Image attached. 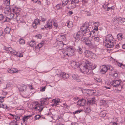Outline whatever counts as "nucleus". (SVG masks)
<instances>
[{
    "mask_svg": "<svg viewBox=\"0 0 125 125\" xmlns=\"http://www.w3.org/2000/svg\"><path fill=\"white\" fill-rule=\"evenodd\" d=\"M113 39V38L111 34H109L106 36L105 43L107 47L111 48L114 46L115 43Z\"/></svg>",
    "mask_w": 125,
    "mask_h": 125,
    "instance_id": "1",
    "label": "nucleus"
},
{
    "mask_svg": "<svg viewBox=\"0 0 125 125\" xmlns=\"http://www.w3.org/2000/svg\"><path fill=\"white\" fill-rule=\"evenodd\" d=\"M80 70L82 73L86 74L89 72V70L92 69V66L89 62L87 61L86 62L85 64L84 65H80Z\"/></svg>",
    "mask_w": 125,
    "mask_h": 125,
    "instance_id": "2",
    "label": "nucleus"
},
{
    "mask_svg": "<svg viewBox=\"0 0 125 125\" xmlns=\"http://www.w3.org/2000/svg\"><path fill=\"white\" fill-rule=\"evenodd\" d=\"M83 35L82 32L80 31H79L77 32L74 33L73 35V37L75 39V42H77L81 38V41L84 42L85 41L87 38L83 37Z\"/></svg>",
    "mask_w": 125,
    "mask_h": 125,
    "instance_id": "3",
    "label": "nucleus"
},
{
    "mask_svg": "<svg viewBox=\"0 0 125 125\" xmlns=\"http://www.w3.org/2000/svg\"><path fill=\"white\" fill-rule=\"evenodd\" d=\"M65 49V52L64 51L62 52L64 56L70 57L74 54V51L73 48L69 47H67Z\"/></svg>",
    "mask_w": 125,
    "mask_h": 125,
    "instance_id": "4",
    "label": "nucleus"
},
{
    "mask_svg": "<svg viewBox=\"0 0 125 125\" xmlns=\"http://www.w3.org/2000/svg\"><path fill=\"white\" fill-rule=\"evenodd\" d=\"M100 70L102 73L104 74L107 71L110 72L112 71L113 70V68L110 65L104 66L103 65L100 67Z\"/></svg>",
    "mask_w": 125,
    "mask_h": 125,
    "instance_id": "5",
    "label": "nucleus"
},
{
    "mask_svg": "<svg viewBox=\"0 0 125 125\" xmlns=\"http://www.w3.org/2000/svg\"><path fill=\"white\" fill-rule=\"evenodd\" d=\"M121 81L119 80H115L112 81L111 82L110 84L111 86L119 88L117 89L119 90H120L122 88L121 85L120 84Z\"/></svg>",
    "mask_w": 125,
    "mask_h": 125,
    "instance_id": "6",
    "label": "nucleus"
},
{
    "mask_svg": "<svg viewBox=\"0 0 125 125\" xmlns=\"http://www.w3.org/2000/svg\"><path fill=\"white\" fill-rule=\"evenodd\" d=\"M12 10L14 13L13 14L11 13L10 6H6L4 9V12L6 15H9L11 14V16H12V17L14 18L13 16L16 14L15 9L12 8Z\"/></svg>",
    "mask_w": 125,
    "mask_h": 125,
    "instance_id": "7",
    "label": "nucleus"
},
{
    "mask_svg": "<svg viewBox=\"0 0 125 125\" xmlns=\"http://www.w3.org/2000/svg\"><path fill=\"white\" fill-rule=\"evenodd\" d=\"M84 55L87 57H90L95 59L97 58V55L90 51L86 50L84 52Z\"/></svg>",
    "mask_w": 125,
    "mask_h": 125,
    "instance_id": "8",
    "label": "nucleus"
},
{
    "mask_svg": "<svg viewBox=\"0 0 125 125\" xmlns=\"http://www.w3.org/2000/svg\"><path fill=\"white\" fill-rule=\"evenodd\" d=\"M54 45L55 46V47L57 49L61 50L63 49L66 46V44L64 45L63 43L62 42H56L54 43Z\"/></svg>",
    "mask_w": 125,
    "mask_h": 125,
    "instance_id": "9",
    "label": "nucleus"
},
{
    "mask_svg": "<svg viewBox=\"0 0 125 125\" xmlns=\"http://www.w3.org/2000/svg\"><path fill=\"white\" fill-rule=\"evenodd\" d=\"M35 105L36 106L35 108V109L37 111H38L40 112H41L44 108L43 105L40 104H38V103L37 102H36L35 103Z\"/></svg>",
    "mask_w": 125,
    "mask_h": 125,
    "instance_id": "10",
    "label": "nucleus"
},
{
    "mask_svg": "<svg viewBox=\"0 0 125 125\" xmlns=\"http://www.w3.org/2000/svg\"><path fill=\"white\" fill-rule=\"evenodd\" d=\"M81 30L82 32L85 33H87L90 31V29L89 27L83 25L81 27Z\"/></svg>",
    "mask_w": 125,
    "mask_h": 125,
    "instance_id": "11",
    "label": "nucleus"
},
{
    "mask_svg": "<svg viewBox=\"0 0 125 125\" xmlns=\"http://www.w3.org/2000/svg\"><path fill=\"white\" fill-rule=\"evenodd\" d=\"M21 10V9L20 8L16 7V19L17 21L20 19L21 16L20 13Z\"/></svg>",
    "mask_w": 125,
    "mask_h": 125,
    "instance_id": "12",
    "label": "nucleus"
},
{
    "mask_svg": "<svg viewBox=\"0 0 125 125\" xmlns=\"http://www.w3.org/2000/svg\"><path fill=\"white\" fill-rule=\"evenodd\" d=\"M17 87L20 92L25 91L27 88L26 86L24 84H22L21 86L19 85L17 86Z\"/></svg>",
    "mask_w": 125,
    "mask_h": 125,
    "instance_id": "13",
    "label": "nucleus"
},
{
    "mask_svg": "<svg viewBox=\"0 0 125 125\" xmlns=\"http://www.w3.org/2000/svg\"><path fill=\"white\" fill-rule=\"evenodd\" d=\"M86 102V100L83 98L80 99L77 102L78 105L83 106L84 105Z\"/></svg>",
    "mask_w": 125,
    "mask_h": 125,
    "instance_id": "14",
    "label": "nucleus"
},
{
    "mask_svg": "<svg viewBox=\"0 0 125 125\" xmlns=\"http://www.w3.org/2000/svg\"><path fill=\"white\" fill-rule=\"evenodd\" d=\"M71 7L72 8H74L75 7L76 3H79V0H71Z\"/></svg>",
    "mask_w": 125,
    "mask_h": 125,
    "instance_id": "15",
    "label": "nucleus"
},
{
    "mask_svg": "<svg viewBox=\"0 0 125 125\" xmlns=\"http://www.w3.org/2000/svg\"><path fill=\"white\" fill-rule=\"evenodd\" d=\"M93 40L94 42L95 45H97L99 44L100 39L97 37H95L93 38Z\"/></svg>",
    "mask_w": 125,
    "mask_h": 125,
    "instance_id": "16",
    "label": "nucleus"
},
{
    "mask_svg": "<svg viewBox=\"0 0 125 125\" xmlns=\"http://www.w3.org/2000/svg\"><path fill=\"white\" fill-rule=\"evenodd\" d=\"M75 80L78 82H81L84 83L85 85H91L90 84H88L86 82V81L85 79L83 78H81V79H79L78 77H77V78H76Z\"/></svg>",
    "mask_w": 125,
    "mask_h": 125,
    "instance_id": "17",
    "label": "nucleus"
},
{
    "mask_svg": "<svg viewBox=\"0 0 125 125\" xmlns=\"http://www.w3.org/2000/svg\"><path fill=\"white\" fill-rule=\"evenodd\" d=\"M40 24V21L38 19H36L34 21V22L32 24L33 27L34 28H36L37 27V25Z\"/></svg>",
    "mask_w": 125,
    "mask_h": 125,
    "instance_id": "18",
    "label": "nucleus"
},
{
    "mask_svg": "<svg viewBox=\"0 0 125 125\" xmlns=\"http://www.w3.org/2000/svg\"><path fill=\"white\" fill-rule=\"evenodd\" d=\"M65 38V36L62 35H59L57 37V42H62L63 41Z\"/></svg>",
    "mask_w": 125,
    "mask_h": 125,
    "instance_id": "19",
    "label": "nucleus"
},
{
    "mask_svg": "<svg viewBox=\"0 0 125 125\" xmlns=\"http://www.w3.org/2000/svg\"><path fill=\"white\" fill-rule=\"evenodd\" d=\"M71 65L73 68H76L79 67V63L78 62L73 61L71 63Z\"/></svg>",
    "mask_w": 125,
    "mask_h": 125,
    "instance_id": "20",
    "label": "nucleus"
},
{
    "mask_svg": "<svg viewBox=\"0 0 125 125\" xmlns=\"http://www.w3.org/2000/svg\"><path fill=\"white\" fill-rule=\"evenodd\" d=\"M109 72L111 73V74L112 75L113 78H115L118 76V74L116 70L115 71L113 69V71Z\"/></svg>",
    "mask_w": 125,
    "mask_h": 125,
    "instance_id": "21",
    "label": "nucleus"
},
{
    "mask_svg": "<svg viewBox=\"0 0 125 125\" xmlns=\"http://www.w3.org/2000/svg\"><path fill=\"white\" fill-rule=\"evenodd\" d=\"M45 28H49V29H52V28H53L52 26V23L51 21H49L46 25L44 26Z\"/></svg>",
    "mask_w": 125,
    "mask_h": 125,
    "instance_id": "22",
    "label": "nucleus"
},
{
    "mask_svg": "<svg viewBox=\"0 0 125 125\" xmlns=\"http://www.w3.org/2000/svg\"><path fill=\"white\" fill-rule=\"evenodd\" d=\"M95 98H92L89 99L88 100L87 102V104H92L95 103Z\"/></svg>",
    "mask_w": 125,
    "mask_h": 125,
    "instance_id": "23",
    "label": "nucleus"
},
{
    "mask_svg": "<svg viewBox=\"0 0 125 125\" xmlns=\"http://www.w3.org/2000/svg\"><path fill=\"white\" fill-rule=\"evenodd\" d=\"M7 71L10 73H16V69L12 68H9L8 69Z\"/></svg>",
    "mask_w": 125,
    "mask_h": 125,
    "instance_id": "24",
    "label": "nucleus"
},
{
    "mask_svg": "<svg viewBox=\"0 0 125 125\" xmlns=\"http://www.w3.org/2000/svg\"><path fill=\"white\" fill-rule=\"evenodd\" d=\"M84 42L88 46H91L92 45L91 41L88 38Z\"/></svg>",
    "mask_w": 125,
    "mask_h": 125,
    "instance_id": "25",
    "label": "nucleus"
},
{
    "mask_svg": "<svg viewBox=\"0 0 125 125\" xmlns=\"http://www.w3.org/2000/svg\"><path fill=\"white\" fill-rule=\"evenodd\" d=\"M61 74V77H62L63 78L67 79L69 77V74L65 73L62 72V74Z\"/></svg>",
    "mask_w": 125,
    "mask_h": 125,
    "instance_id": "26",
    "label": "nucleus"
},
{
    "mask_svg": "<svg viewBox=\"0 0 125 125\" xmlns=\"http://www.w3.org/2000/svg\"><path fill=\"white\" fill-rule=\"evenodd\" d=\"M118 20V18L116 17H114L112 21V23L114 25H116L117 23Z\"/></svg>",
    "mask_w": 125,
    "mask_h": 125,
    "instance_id": "27",
    "label": "nucleus"
},
{
    "mask_svg": "<svg viewBox=\"0 0 125 125\" xmlns=\"http://www.w3.org/2000/svg\"><path fill=\"white\" fill-rule=\"evenodd\" d=\"M43 43H42H42H40L38 44L36 46H35V50L37 48L40 49L43 46Z\"/></svg>",
    "mask_w": 125,
    "mask_h": 125,
    "instance_id": "28",
    "label": "nucleus"
},
{
    "mask_svg": "<svg viewBox=\"0 0 125 125\" xmlns=\"http://www.w3.org/2000/svg\"><path fill=\"white\" fill-rule=\"evenodd\" d=\"M29 45L31 47H34L35 45V43L34 41H31L29 43Z\"/></svg>",
    "mask_w": 125,
    "mask_h": 125,
    "instance_id": "29",
    "label": "nucleus"
},
{
    "mask_svg": "<svg viewBox=\"0 0 125 125\" xmlns=\"http://www.w3.org/2000/svg\"><path fill=\"white\" fill-rule=\"evenodd\" d=\"M106 113L105 111H103L100 112V115L101 117H104L106 115Z\"/></svg>",
    "mask_w": 125,
    "mask_h": 125,
    "instance_id": "30",
    "label": "nucleus"
},
{
    "mask_svg": "<svg viewBox=\"0 0 125 125\" xmlns=\"http://www.w3.org/2000/svg\"><path fill=\"white\" fill-rule=\"evenodd\" d=\"M62 6L61 4H58L55 6V8L57 10H58L62 9Z\"/></svg>",
    "mask_w": 125,
    "mask_h": 125,
    "instance_id": "31",
    "label": "nucleus"
},
{
    "mask_svg": "<svg viewBox=\"0 0 125 125\" xmlns=\"http://www.w3.org/2000/svg\"><path fill=\"white\" fill-rule=\"evenodd\" d=\"M67 24L68 27L70 28L73 26V23L71 21H67Z\"/></svg>",
    "mask_w": 125,
    "mask_h": 125,
    "instance_id": "32",
    "label": "nucleus"
},
{
    "mask_svg": "<svg viewBox=\"0 0 125 125\" xmlns=\"http://www.w3.org/2000/svg\"><path fill=\"white\" fill-rule=\"evenodd\" d=\"M4 48L5 50H6L8 51V52L9 51L10 52L11 51V48L10 47H7L6 46H4Z\"/></svg>",
    "mask_w": 125,
    "mask_h": 125,
    "instance_id": "33",
    "label": "nucleus"
},
{
    "mask_svg": "<svg viewBox=\"0 0 125 125\" xmlns=\"http://www.w3.org/2000/svg\"><path fill=\"white\" fill-rule=\"evenodd\" d=\"M68 1L67 0H63L62 2V6L63 7L67 5Z\"/></svg>",
    "mask_w": 125,
    "mask_h": 125,
    "instance_id": "34",
    "label": "nucleus"
},
{
    "mask_svg": "<svg viewBox=\"0 0 125 125\" xmlns=\"http://www.w3.org/2000/svg\"><path fill=\"white\" fill-rule=\"evenodd\" d=\"M10 4V0H6L4 2V4L6 6H9Z\"/></svg>",
    "mask_w": 125,
    "mask_h": 125,
    "instance_id": "35",
    "label": "nucleus"
},
{
    "mask_svg": "<svg viewBox=\"0 0 125 125\" xmlns=\"http://www.w3.org/2000/svg\"><path fill=\"white\" fill-rule=\"evenodd\" d=\"M10 31V28L9 27H7L4 30L5 32L6 33H9Z\"/></svg>",
    "mask_w": 125,
    "mask_h": 125,
    "instance_id": "36",
    "label": "nucleus"
},
{
    "mask_svg": "<svg viewBox=\"0 0 125 125\" xmlns=\"http://www.w3.org/2000/svg\"><path fill=\"white\" fill-rule=\"evenodd\" d=\"M19 42L20 44H23L25 43V41L23 39H19Z\"/></svg>",
    "mask_w": 125,
    "mask_h": 125,
    "instance_id": "37",
    "label": "nucleus"
},
{
    "mask_svg": "<svg viewBox=\"0 0 125 125\" xmlns=\"http://www.w3.org/2000/svg\"><path fill=\"white\" fill-rule=\"evenodd\" d=\"M95 24H96L97 25V26L95 25L94 30H95L96 31H97L98 30V27L100 25V24L98 22H96Z\"/></svg>",
    "mask_w": 125,
    "mask_h": 125,
    "instance_id": "38",
    "label": "nucleus"
},
{
    "mask_svg": "<svg viewBox=\"0 0 125 125\" xmlns=\"http://www.w3.org/2000/svg\"><path fill=\"white\" fill-rule=\"evenodd\" d=\"M56 73L57 74L60 75L61 76V74L62 73V71L60 70L57 69L56 71Z\"/></svg>",
    "mask_w": 125,
    "mask_h": 125,
    "instance_id": "39",
    "label": "nucleus"
},
{
    "mask_svg": "<svg viewBox=\"0 0 125 125\" xmlns=\"http://www.w3.org/2000/svg\"><path fill=\"white\" fill-rule=\"evenodd\" d=\"M122 34L121 33L117 35V38L119 40H122Z\"/></svg>",
    "mask_w": 125,
    "mask_h": 125,
    "instance_id": "40",
    "label": "nucleus"
},
{
    "mask_svg": "<svg viewBox=\"0 0 125 125\" xmlns=\"http://www.w3.org/2000/svg\"><path fill=\"white\" fill-rule=\"evenodd\" d=\"M53 28H54L55 29H59V27L58 26L57 24L56 23L54 22H53Z\"/></svg>",
    "mask_w": 125,
    "mask_h": 125,
    "instance_id": "41",
    "label": "nucleus"
},
{
    "mask_svg": "<svg viewBox=\"0 0 125 125\" xmlns=\"http://www.w3.org/2000/svg\"><path fill=\"white\" fill-rule=\"evenodd\" d=\"M77 51L78 53L80 54H81L83 52L82 49L80 47H79L77 49Z\"/></svg>",
    "mask_w": 125,
    "mask_h": 125,
    "instance_id": "42",
    "label": "nucleus"
},
{
    "mask_svg": "<svg viewBox=\"0 0 125 125\" xmlns=\"http://www.w3.org/2000/svg\"><path fill=\"white\" fill-rule=\"evenodd\" d=\"M16 56L19 57H22L23 56L22 53L20 52L16 53Z\"/></svg>",
    "mask_w": 125,
    "mask_h": 125,
    "instance_id": "43",
    "label": "nucleus"
},
{
    "mask_svg": "<svg viewBox=\"0 0 125 125\" xmlns=\"http://www.w3.org/2000/svg\"><path fill=\"white\" fill-rule=\"evenodd\" d=\"M90 111L91 110L90 109V108L89 107L86 108V109H85V110L84 111L85 112L87 113H89Z\"/></svg>",
    "mask_w": 125,
    "mask_h": 125,
    "instance_id": "44",
    "label": "nucleus"
},
{
    "mask_svg": "<svg viewBox=\"0 0 125 125\" xmlns=\"http://www.w3.org/2000/svg\"><path fill=\"white\" fill-rule=\"evenodd\" d=\"M94 79L98 83H101L102 82V79L99 78H94Z\"/></svg>",
    "mask_w": 125,
    "mask_h": 125,
    "instance_id": "45",
    "label": "nucleus"
},
{
    "mask_svg": "<svg viewBox=\"0 0 125 125\" xmlns=\"http://www.w3.org/2000/svg\"><path fill=\"white\" fill-rule=\"evenodd\" d=\"M40 102L41 103V104H42V105H43L44 104H45V101L44 100V98H42L41 99V101Z\"/></svg>",
    "mask_w": 125,
    "mask_h": 125,
    "instance_id": "46",
    "label": "nucleus"
},
{
    "mask_svg": "<svg viewBox=\"0 0 125 125\" xmlns=\"http://www.w3.org/2000/svg\"><path fill=\"white\" fill-rule=\"evenodd\" d=\"M41 116L39 115H37L35 116V119L36 120L38 119L39 118H41Z\"/></svg>",
    "mask_w": 125,
    "mask_h": 125,
    "instance_id": "47",
    "label": "nucleus"
},
{
    "mask_svg": "<svg viewBox=\"0 0 125 125\" xmlns=\"http://www.w3.org/2000/svg\"><path fill=\"white\" fill-rule=\"evenodd\" d=\"M28 117V116H24V117L23 118V120L24 121V122L25 121L27 120Z\"/></svg>",
    "mask_w": 125,
    "mask_h": 125,
    "instance_id": "48",
    "label": "nucleus"
},
{
    "mask_svg": "<svg viewBox=\"0 0 125 125\" xmlns=\"http://www.w3.org/2000/svg\"><path fill=\"white\" fill-rule=\"evenodd\" d=\"M81 111L80 110H78L75 112H73V114H78Z\"/></svg>",
    "mask_w": 125,
    "mask_h": 125,
    "instance_id": "49",
    "label": "nucleus"
},
{
    "mask_svg": "<svg viewBox=\"0 0 125 125\" xmlns=\"http://www.w3.org/2000/svg\"><path fill=\"white\" fill-rule=\"evenodd\" d=\"M72 77L75 80L76 78H77L78 77L75 74H73Z\"/></svg>",
    "mask_w": 125,
    "mask_h": 125,
    "instance_id": "50",
    "label": "nucleus"
},
{
    "mask_svg": "<svg viewBox=\"0 0 125 125\" xmlns=\"http://www.w3.org/2000/svg\"><path fill=\"white\" fill-rule=\"evenodd\" d=\"M46 18H43L42 17H41V19L40 20V21H41L42 22H44L46 21Z\"/></svg>",
    "mask_w": 125,
    "mask_h": 125,
    "instance_id": "51",
    "label": "nucleus"
},
{
    "mask_svg": "<svg viewBox=\"0 0 125 125\" xmlns=\"http://www.w3.org/2000/svg\"><path fill=\"white\" fill-rule=\"evenodd\" d=\"M125 21V19L121 18L120 24L123 23Z\"/></svg>",
    "mask_w": 125,
    "mask_h": 125,
    "instance_id": "52",
    "label": "nucleus"
},
{
    "mask_svg": "<svg viewBox=\"0 0 125 125\" xmlns=\"http://www.w3.org/2000/svg\"><path fill=\"white\" fill-rule=\"evenodd\" d=\"M53 101L54 102V104H53V105H55L57 103H58V101H56V100L55 99H54L53 100Z\"/></svg>",
    "mask_w": 125,
    "mask_h": 125,
    "instance_id": "53",
    "label": "nucleus"
},
{
    "mask_svg": "<svg viewBox=\"0 0 125 125\" xmlns=\"http://www.w3.org/2000/svg\"><path fill=\"white\" fill-rule=\"evenodd\" d=\"M4 17V16L2 14H0V21L2 20Z\"/></svg>",
    "mask_w": 125,
    "mask_h": 125,
    "instance_id": "54",
    "label": "nucleus"
},
{
    "mask_svg": "<svg viewBox=\"0 0 125 125\" xmlns=\"http://www.w3.org/2000/svg\"><path fill=\"white\" fill-rule=\"evenodd\" d=\"M121 19V17H119V18H118V21H117V23H118V24H120Z\"/></svg>",
    "mask_w": 125,
    "mask_h": 125,
    "instance_id": "55",
    "label": "nucleus"
},
{
    "mask_svg": "<svg viewBox=\"0 0 125 125\" xmlns=\"http://www.w3.org/2000/svg\"><path fill=\"white\" fill-rule=\"evenodd\" d=\"M10 125H16V121L14 120L11 123Z\"/></svg>",
    "mask_w": 125,
    "mask_h": 125,
    "instance_id": "56",
    "label": "nucleus"
},
{
    "mask_svg": "<svg viewBox=\"0 0 125 125\" xmlns=\"http://www.w3.org/2000/svg\"><path fill=\"white\" fill-rule=\"evenodd\" d=\"M45 87H41V91H42L43 92L45 90Z\"/></svg>",
    "mask_w": 125,
    "mask_h": 125,
    "instance_id": "57",
    "label": "nucleus"
},
{
    "mask_svg": "<svg viewBox=\"0 0 125 125\" xmlns=\"http://www.w3.org/2000/svg\"><path fill=\"white\" fill-rule=\"evenodd\" d=\"M9 18H8V17H6V19L5 20V21H3V22H5L8 21H9Z\"/></svg>",
    "mask_w": 125,
    "mask_h": 125,
    "instance_id": "58",
    "label": "nucleus"
},
{
    "mask_svg": "<svg viewBox=\"0 0 125 125\" xmlns=\"http://www.w3.org/2000/svg\"><path fill=\"white\" fill-rule=\"evenodd\" d=\"M36 37L39 39H41L42 37L41 35L40 34L37 35H36Z\"/></svg>",
    "mask_w": 125,
    "mask_h": 125,
    "instance_id": "59",
    "label": "nucleus"
},
{
    "mask_svg": "<svg viewBox=\"0 0 125 125\" xmlns=\"http://www.w3.org/2000/svg\"><path fill=\"white\" fill-rule=\"evenodd\" d=\"M112 7H107V9L106 10L107 11H108L109 10L111 9Z\"/></svg>",
    "mask_w": 125,
    "mask_h": 125,
    "instance_id": "60",
    "label": "nucleus"
},
{
    "mask_svg": "<svg viewBox=\"0 0 125 125\" xmlns=\"http://www.w3.org/2000/svg\"><path fill=\"white\" fill-rule=\"evenodd\" d=\"M32 85L31 84L30 85H29V87L30 88V89H33V88L32 86Z\"/></svg>",
    "mask_w": 125,
    "mask_h": 125,
    "instance_id": "61",
    "label": "nucleus"
},
{
    "mask_svg": "<svg viewBox=\"0 0 125 125\" xmlns=\"http://www.w3.org/2000/svg\"><path fill=\"white\" fill-rule=\"evenodd\" d=\"M117 65L119 66L120 67H121L122 66V64L121 63H117Z\"/></svg>",
    "mask_w": 125,
    "mask_h": 125,
    "instance_id": "62",
    "label": "nucleus"
},
{
    "mask_svg": "<svg viewBox=\"0 0 125 125\" xmlns=\"http://www.w3.org/2000/svg\"><path fill=\"white\" fill-rule=\"evenodd\" d=\"M4 101L3 99V98L0 97V102H2Z\"/></svg>",
    "mask_w": 125,
    "mask_h": 125,
    "instance_id": "63",
    "label": "nucleus"
},
{
    "mask_svg": "<svg viewBox=\"0 0 125 125\" xmlns=\"http://www.w3.org/2000/svg\"><path fill=\"white\" fill-rule=\"evenodd\" d=\"M87 16H90L91 15V13L89 11H87Z\"/></svg>",
    "mask_w": 125,
    "mask_h": 125,
    "instance_id": "64",
    "label": "nucleus"
}]
</instances>
